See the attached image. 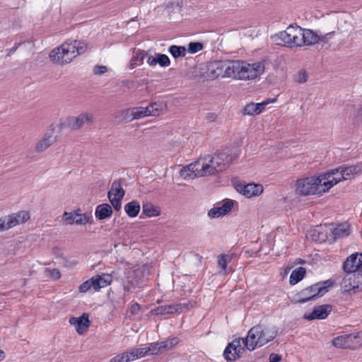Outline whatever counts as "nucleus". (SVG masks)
<instances>
[{
	"instance_id": "a211bd4d",
	"label": "nucleus",
	"mask_w": 362,
	"mask_h": 362,
	"mask_svg": "<svg viewBox=\"0 0 362 362\" xmlns=\"http://www.w3.org/2000/svg\"><path fill=\"white\" fill-rule=\"evenodd\" d=\"M319 42V35L310 29L301 28L299 47L313 45Z\"/></svg>"
},
{
	"instance_id": "e433bc0d",
	"label": "nucleus",
	"mask_w": 362,
	"mask_h": 362,
	"mask_svg": "<svg viewBox=\"0 0 362 362\" xmlns=\"http://www.w3.org/2000/svg\"><path fill=\"white\" fill-rule=\"evenodd\" d=\"M146 53L144 51L137 50L131 59L132 68L141 64L144 62Z\"/></svg>"
},
{
	"instance_id": "c85d7f7f",
	"label": "nucleus",
	"mask_w": 362,
	"mask_h": 362,
	"mask_svg": "<svg viewBox=\"0 0 362 362\" xmlns=\"http://www.w3.org/2000/svg\"><path fill=\"white\" fill-rule=\"evenodd\" d=\"M140 204L139 202L133 200L124 206V211L127 214L132 218L136 217L140 211Z\"/></svg>"
},
{
	"instance_id": "39448f33",
	"label": "nucleus",
	"mask_w": 362,
	"mask_h": 362,
	"mask_svg": "<svg viewBox=\"0 0 362 362\" xmlns=\"http://www.w3.org/2000/svg\"><path fill=\"white\" fill-rule=\"evenodd\" d=\"M325 175H320L318 177H308L298 180L296 182V193L300 195H311L321 194L326 191L324 189L323 181L326 180Z\"/></svg>"
},
{
	"instance_id": "f03ea898",
	"label": "nucleus",
	"mask_w": 362,
	"mask_h": 362,
	"mask_svg": "<svg viewBox=\"0 0 362 362\" xmlns=\"http://www.w3.org/2000/svg\"><path fill=\"white\" fill-rule=\"evenodd\" d=\"M278 334V328L272 325L259 324L250 329L244 339L246 349L250 351L263 346L274 339Z\"/></svg>"
},
{
	"instance_id": "3c124183",
	"label": "nucleus",
	"mask_w": 362,
	"mask_h": 362,
	"mask_svg": "<svg viewBox=\"0 0 362 362\" xmlns=\"http://www.w3.org/2000/svg\"><path fill=\"white\" fill-rule=\"evenodd\" d=\"M333 34L334 32H331L323 35H319V42L322 43H327Z\"/></svg>"
},
{
	"instance_id": "e2e57ef3",
	"label": "nucleus",
	"mask_w": 362,
	"mask_h": 362,
	"mask_svg": "<svg viewBox=\"0 0 362 362\" xmlns=\"http://www.w3.org/2000/svg\"><path fill=\"white\" fill-rule=\"evenodd\" d=\"M217 116L215 113L213 112H209L206 115V119L210 122L215 121Z\"/></svg>"
},
{
	"instance_id": "c03bdc74",
	"label": "nucleus",
	"mask_w": 362,
	"mask_h": 362,
	"mask_svg": "<svg viewBox=\"0 0 362 362\" xmlns=\"http://www.w3.org/2000/svg\"><path fill=\"white\" fill-rule=\"evenodd\" d=\"M91 287L94 288V282L93 277L81 284L78 288V291L80 293H86Z\"/></svg>"
},
{
	"instance_id": "6e6552de",
	"label": "nucleus",
	"mask_w": 362,
	"mask_h": 362,
	"mask_svg": "<svg viewBox=\"0 0 362 362\" xmlns=\"http://www.w3.org/2000/svg\"><path fill=\"white\" fill-rule=\"evenodd\" d=\"M150 269L148 266L143 264L131 271L127 276V280L124 284V289L127 291H132L136 288L143 286L148 279Z\"/></svg>"
},
{
	"instance_id": "49530a36",
	"label": "nucleus",
	"mask_w": 362,
	"mask_h": 362,
	"mask_svg": "<svg viewBox=\"0 0 362 362\" xmlns=\"http://www.w3.org/2000/svg\"><path fill=\"white\" fill-rule=\"evenodd\" d=\"M160 105L156 103H153L147 106L149 111L152 112L150 116H158L161 112Z\"/></svg>"
},
{
	"instance_id": "79ce46f5",
	"label": "nucleus",
	"mask_w": 362,
	"mask_h": 362,
	"mask_svg": "<svg viewBox=\"0 0 362 362\" xmlns=\"http://www.w3.org/2000/svg\"><path fill=\"white\" fill-rule=\"evenodd\" d=\"M76 213V209L74 210L71 212H67V211L64 212L63 218H64V221L66 223V224H69V225L75 224Z\"/></svg>"
},
{
	"instance_id": "774afa93",
	"label": "nucleus",
	"mask_w": 362,
	"mask_h": 362,
	"mask_svg": "<svg viewBox=\"0 0 362 362\" xmlns=\"http://www.w3.org/2000/svg\"><path fill=\"white\" fill-rule=\"evenodd\" d=\"M360 115L362 116V107L359 110Z\"/></svg>"
},
{
	"instance_id": "9b49d317",
	"label": "nucleus",
	"mask_w": 362,
	"mask_h": 362,
	"mask_svg": "<svg viewBox=\"0 0 362 362\" xmlns=\"http://www.w3.org/2000/svg\"><path fill=\"white\" fill-rule=\"evenodd\" d=\"M30 218L28 211H21L0 218V231L8 230L17 225L24 223Z\"/></svg>"
},
{
	"instance_id": "680f3d73",
	"label": "nucleus",
	"mask_w": 362,
	"mask_h": 362,
	"mask_svg": "<svg viewBox=\"0 0 362 362\" xmlns=\"http://www.w3.org/2000/svg\"><path fill=\"white\" fill-rule=\"evenodd\" d=\"M147 63L151 66H156L157 64L156 56L155 57L149 56L147 59Z\"/></svg>"
},
{
	"instance_id": "0e129e2a",
	"label": "nucleus",
	"mask_w": 362,
	"mask_h": 362,
	"mask_svg": "<svg viewBox=\"0 0 362 362\" xmlns=\"http://www.w3.org/2000/svg\"><path fill=\"white\" fill-rule=\"evenodd\" d=\"M313 234H312V236L313 237V239L317 236L318 238V240H321L320 238L319 237L320 236V233L317 230L315 229L312 231ZM315 240L317 241V239H315Z\"/></svg>"
},
{
	"instance_id": "393cba45",
	"label": "nucleus",
	"mask_w": 362,
	"mask_h": 362,
	"mask_svg": "<svg viewBox=\"0 0 362 362\" xmlns=\"http://www.w3.org/2000/svg\"><path fill=\"white\" fill-rule=\"evenodd\" d=\"M94 282V290L98 291L101 288H105L112 282V276L103 274L102 276L96 275L93 276Z\"/></svg>"
},
{
	"instance_id": "f704fd0d",
	"label": "nucleus",
	"mask_w": 362,
	"mask_h": 362,
	"mask_svg": "<svg viewBox=\"0 0 362 362\" xmlns=\"http://www.w3.org/2000/svg\"><path fill=\"white\" fill-rule=\"evenodd\" d=\"M133 112L135 120L150 116L152 112L149 111V108H147V107H133Z\"/></svg>"
},
{
	"instance_id": "de8ad7c7",
	"label": "nucleus",
	"mask_w": 362,
	"mask_h": 362,
	"mask_svg": "<svg viewBox=\"0 0 362 362\" xmlns=\"http://www.w3.org/2000/svg\"><path fill=\"white\" fill-rule=\"evenodd\" d=\"M110 362H129V358L125 351L112 358Z\"/></svg>"
},
{
	"instance_id": "6ab92c4d",
	"label": "nucleus",
	"mask_w": 362,
	"mask_h": 362,
	"mask_svg": "<svg viewBox=\"0 0 362 362\" xmlns=\"http://www.w3.org/2000/svg\"><path fill=\"white\" fill-rule=\"evenodd\" d=\"M233 204V200L227 199L221 206H215L209 210L207 215L211 218H216L226 215L231 211Z\"/></svg>"
},
{
	"instance_id": "dca6fc26",
	"label": "nucleus",
	"mask_w": 362,
	"mask_h": 362,
	"mask_svg": "<svg viewBox=\"0 0 362 362\" xmlns=\"http://www.w3.org/2000/svg\"><path fill=\"white\" fill-rule=\"evenodd\" d=\"M322 175H326L325 177L322 185H324V189L322 191H328L334 185H337L341 180H344V178L341 177V172L338 168L330 170L326 173L322 174Z\"/></svg>"
},
{
	"instance_id": "7c9ffc66",
	"label": "nucleus",
	"mask_w": 362,
	"mask_h": 362,
	"mask_svg": "<svg viewBox=\"0 0 362 362\" xmlns=\"http://www.w3.org/2000/svg\"><path fill=\"white\" fill-rule=\"evenodd\" d=\"M132 108H125L117 113V117L119 118L120 121L123 123L131 122L134 120Z\"/></svg>"
},
{
	"instance_id": "052dcab7",
	"label": "nucleus",
	"mask_w": 362,
	"mask_h": 362,
	"mask_svg": "<svg viewBox=\"0 0 362 362\" xmlns=\"http://www.w3.org/2000/svg\"><path fill=\"white\" fill-rule=\"evenodd\" d=\"M194 304H195V302H193L192 303L191 301L187 303H175V305H181V309H182V312L183 311L184 309H189V307L190 308H192L194 307Z\"/></svg>"
},
{
	"instance_id": "9d476101",
	"label": "nucleus",
	"mask_w": 362,
	"mask_h": 362,
	"mask_svg": "<svg viewBox=\"0 0 362 362\" xmlns=\"http://www.w3.org/2000/svg\"><path fill=\"white\" fill-rule=\"evenodd\" d=\"M243 337H238L229 342L223 351V356L227 361H235L245 351V341Z\"/></svg>"
},
{
	"instance_id": "69168bd1",
	"label": "nucleus",
	"mask_w": 362,
	"mask_h": 362,
	"mask_svg": "<svg viewBox=\"0 0 362 362\" xmlns=\"http://www.w3.org/2000/svg\"><path fill=\"white\" fill-rule=\"evenodd\" d=\"M276 101V98H268L264 100V102H267V105H269V103H275Z\"/></svg>"
},
{
	"instance_id": "ddd939ff",
	"label": "nucleus",
	"mask_w": 362,
	"mask_h": 362,
	"mask_svg": "<svg viewBox=\"0 0 362 362\" xmlns=\"http://www.w3.org/2000/svg\"><path fill=\"white\" fill-rule=\"evenodd\" d=\"M235 188L239 193L247 198L257 197L263 192V186L260 184L239 182L235 184Z\"/></svg>"
},
{
	"instance_id": "1a4fd4ad",
	"label": "nucleus",
	"mask_w": 362,
	"mask_h": 362,
	"mask_svg": "<svg viewBox=\"0 0 362 362\" xmlns=\"http://www.w3.org/2000/svg\"><path fill=\"white\" fill-rule=\"evenodd\" d=\"M234 62L235 60H219L211 62L209 69L210 77L233 78Z\"/></svg>"
},
{
	"instance_id": "4d7b16f0",
	"label": "nucleus",
	"mask_w": 362,
	"mask_h": 362,
	"mask_svg": "<svg viewBox=\"0 0 362 362\" xmlns=\"http://www.w3.org/2000/svg\"><path fill=\"white\" fill-rule=\"evenodd\" d=\"M281 360V357L276 354H271L269 355V362H279Z\"/></svg>"
},
{
	"instance_id": "603ef678",
	"label": "nucleus",
	"mask_w": 362,
	"mask_h": 362,
	"mask_svg": "<svg viewBox=\"0 0 362 362\" xmlns=\"http://www.w3.org/2000/svg\"><path fill=\"white\" fill-rule=\"evenodd\" d=\"M48 272L49 276L54 278L55 279H59L61 277V273L57 269H49Z\"/></svg>"
},
{
	"instance_id": "20e7f679",
	"label": "nucleus",
	"mask_w": 362,
	"mask_h": 362,
	"mask_svg": "<svg viewBox=\"0 0 362 362\" xmlns=\"http://www.w3.org/2000/svg\"><path fill=\"white\" fill-rule=\"evenodd\" d=\"M264 63L257 62L253 64L247 63L245 61L235 60L234 62V79L250 80L257 78L264 71Z\"/></svg>"
},
{
	"instance_id": "b1692460",
	"label": "nucleus",
	"mask_w": 362,
	"mask_h": 362,
	"mask_svg": "<svg viewBox=\"0 0 362 362\" xmlns=\"http://www.w3.org/2000/svg\"><path fill=\"white\" fill-rule=\"evenodd\" d=\"M113 211L111 206L108 204H101L96 206L95 216L98 220H104L111 217Z\"/></svg>"
},
{
	"instance_id": "4468645a",
	"label": "nucleus",
	"mask_w": 362,
	"mask_h": 362,
	"mask_svg": "<svg viewBox=\"0 0 362 362\" xmlns=\"http://www.w3.org/2000/svg\"><path fill=\"white\" fill-rule=\"evenodd\" d=\"M93 121V115L90 113H82L78 117H69L66 119V124L71 129H78L85 124H91Z\"/></svg>"
},
{
	"instance_id": "423d86ee",
	"label": "nucleus",
	"mask_w": 362,
	"mask_h": 362,
	"mask_svg": "<svg viewBox=\"0 0 362 362\" xmlns=\"http://www.w3.org/2000/svg\"><path fill=\"white\" fill-rule=\"evenodd\" d=\"M333 286V281L328 279L314 284L303 290L298 294L297 302L305 303L309 300H315L318 297L323 296Z\"/></svg>"
},
{
	"instance_id": "aec40b11",
	"label": "nucleus",
	"mask_w": 362,
	"mask_h": 362,
	"mask_svg": "<svg viewBox=\"0 0 362 362\" xmlns=\"http://www.w3.org/2000/svg\"><path fill=\"white\" fill-rule=\"evenodd\" d=\"M211 157L212 155H207L203 158L204 163L202 164L201 170L198 171L199 176L213 175L221 172V169L216 166L215 162L211 161Z\"/></svg>"
},
{
	"instance_id": "412c9836",
	"label": "nucleus",
	"mask_w": 362,
	"mask_h": 362,
	"mask_svg": "<svg viewBox=\"0 0 362 362\" xmlns=\"http://www.w3.org/2000/svg\"><path fill=\"white\" fill-rule=\"evenodd\" d=\"M351 233V226L348 222L338 224L330 233L333 242L338 239L348 237Z\"/></svg>"
},
{
	"instance_id": "cd10ccee",
	"label": "nucleus",
	"mask_w": 362,
	"mask_h": 362,
	"mask_svg": "<svg viewBox=\"0 0 362 362\" xmlns=\"http://www.w3.org/2000/svg\"><path fill=\"white\" fill-rule=\"evenodd\" d=\"M232 259V257L221 254L218 257V267L220 269V273L223 274H226L232 271V269H229V271L227 269V265L229 262Z\"/></svg>"
},
{
	"instance_id": "a878e982",
	"label": "nucleus",
	"mask_w": 362,
	"mask_h": 362,
	"mask_svg": "<svg viewBox=\"0 0 362 362\" xmlns=\"http://www.w3.org/2000/svg\"><path fill=\"white\" fill-rule=\"evenodd\" d=\"M54 142V140L53 139L52 134L51 133H46L36 144L35 151L37 153L43 152L52 146Z\"/></svg>"
},
{
	"instance_id": "6e6d98bb",
	"label": "nucleus",
	"mask_w": 362,
	"mask_h": 362,
	"mask_svg": "<svg viewBox=\"0 0 362 362\" xmlns=\"http://www.w3.org/2000/svg\"><path fill=\"white\" fill-rule=\"evenodd\" d=\"M140 309H141L140 305L139 303H134L131 306L130 312L132 313V314L135 315V314H137L139 313Z\"/></svg>"
},
{
	"instance_id": "c756f323",
	"label": "nucleus",
	"mask_w": 362,
	"mask_h": 362,
	"mask_svg": "<svg viewBox=\"0 0 362 362\" xmlns=\"http://www.w3.org/2000/svg\"><path fill=\"white\" fill-rule=\"evenodd\" d=\"M306 270L304 267H300L292 271L290 277L289 283L291 285H295L301 281L305 276Z\"/></svg>"
},
{
	"instance_id": "2eb2a0df",
	"label": "nucleus",
	"mask_w": 362,
	"mask_h": 362,
	"mask_svg": "<svg viewBox=\"0 0 362 362\" xmlns=\"http://www.w3.org/2000/svg\"><path fill=\"white\" fill-rule=\"evenodd\" d=\"M332 309V306L329 304H324L315 306L313 311L309 313H305L303 318L308 320H313L315 319L324 320L327 317Z\"/></svg>"
},
{
	"instance_id": "bf43d9fd",
	"label": "nucleus",
	"mask_w": 362,
	"mask_h": 362,
	"mask_svg": "<svg viewBox=\"0 0 362 362\" xmlns=\"http://www.w3.org/2000/svg\"><path fill=\"white\" fill-rule=\"evenodd\" d=\"M167 341H168L169 345H170L171 349L175 347L179 343V339L177 337H173L167 339Z\"/></svg>"
},
{
	"instance_id": "2f4dec72",
	"label": "nucleus",
	"mask_w": 362,
	"mask_h": 362,
	"mask_svg": "<svg viewBox=\"0 0 362 362\" xmlns=\"http://www.w3.org/2000/svg\"><path fill=\"white\" fill-rule=\"evenodd\" d=\"M196 166V164L191 163L190 165L183 167L180 170V176L184 178L185 180L195 177L197 176H199L198 173H195L194 168Z\"/></svg>"
},
{
	"instance_id": "ea45409f",
	"label": "nucleus",
	"mask_w": 362,
	"mask_h": 362,
	"mask_svg": "<svg viewBox=\"0 0 362 362\" xmlns=\"http://www.w3.org/2000/svg\"><path fill=\"white\" fill-rule=\"evenodd\" d=\"M157 64L162 67H167L170 64V60L169 57L165 54H156Z\"/></svg>"
},
{
	"instance_id": "473e14b6",
	"label": "nucleus",
	"mask_w": 362,
	"mask_h": 362,
	"mask_svg": "<svg viewBox=\"0 0 362 362\" xmlns=\"http://www.w3.org/2000/svg\"><path fill=\"white\" fill-rule=\"evenodd\" d=\"M142 213L148 217H153L159 216L160 211L151 203H145L142 206Z\"/></svg>"
},
{
	"instance_id": "72a5a7b5",
	"label": "nucleus",
	"mask_w": 362,
	"mask_h": 362,
	"mask_svg": "<svg viewBox=\"0 0 362 362\" xmlns=\"http://www.w3.org/2000/svg\"><path fill=\"white\" fill-rule=\"evenodd\" d=\"M126 352L128 354V358H129V361H132L146 356V351H145L144 348H135Z\"/></svg>"
},
{
	"instance_id": "4c0bfd02",
	"label": "nucleus",
	"mask_w": 362,
	"mask_h": 362,
	"mask_svg": "<svg viewBox=\"0 0 362 362\" xmlns=\"http://www.w3.org/2000/svg\"><path fill=\"white\" fill-rule=\"evenodd\" d=\"M91 216L89 214H81V209H77L76 213L75 224L76 225H86L89 222Z\"/></svg>"
},
{
	"instance_id": "c9c22d12",
	"label": "nucleus",
	"mask_w": 362,
	"mask_h": 362,
	"mask_svg": "<svg viewBox=\"0 0 362 362\" xmlns=\"http://www.w3.org/2000/svg\"><path fill=\"white\" fill-rule=\"evenodd\" d=\"M168 52L174 58L185 57L186 54V49L183 46L171 45L168 48Z\"/></svg>"
},
{
	"instance_id": "8fccbe9b",
	"label": "nucleus",
	"mask_w": 362,
	"mask_h": 362,
	"mask_svg": "<svg viewBox=\"0 0 362 362\" xmlns=\"http://www.w3.org/2000/svg\"><path fill=\"white\" fill-rule=\"evenodd\" d=\"M255 110H257V112L258 115H259L261 112H262L266 106L267 105V102H264L262 101V103H255Z\"/></svg>"
},
{
	"instance_id": "f3484780",
	"label": "nucleus",
	"mask_w": 362,
	"mask_h": 362,
	"mask_svg": "<svg viewBox=\"0 0 362 362\" xmlns=\"http://www.w3.org/2000/svg\"><path fill=\"white\" fill-rule=\"evenodd\" d=\"M69 322L71 325L75 326L76 331L79 334H84L90 325L88 315L86 313L78 317H71Z\"/></svg>"
},
{
	"instance_id": "5fc2aeb1",
	"label": "nucleus",
	"mask_w": 362,
	"mask_h": 362,
	"mask_svg": "<svg viewBox=\"0 0 362 362\" xmlns=\"http://www.w3.org/2000/svg\"><path fill=\"white\" fill-rule=\"evenodd\" d=\"M161 351L171 349L170 345L167 340L159 342Z\"/></svg>"
},
{
	"instance_id": "37998d69",
	"label": "nucleus",
	"mask_w": 362,
	"mask_h": 362,
	"mask_svg": "<svg viewBox=\"0 0 362 362\" xmlns=\"http://www.w3.org/2000/svg\"><path fill=\"white\" fill-rule=\"evenodd\" d=\"M203 44L199 42H192L188 45V52L190 54H194L203 49Z\"/></svg>"
},
{
	"instance_id": "f8f14e48",
	"label": "nucleus",
	"mask_w": 362,
	"mask_h": 362,
	"mask_svg": "<svg viewBox=\"0 0 362 362\" xmlns=\"http://www.w3.org/2000/svg\"><path fill=\"white\" fill-rule=\"evenodd\" d=\"M237 157L238 154L231 153L229 150L226 149L212 155L211 161L215 162L216 166L220 168L221 172L226 170Z\"/></svg>"
},
{
	"instance_id": "4be33fe9",
	"label": "nucleus",
	"mask_w": 362,
	"mask_h": 362,
	"mask_svg": "<svg viewBox=\"0 0 362 362\" xmlns=\"http://www.w3.org/2000/svg\"><path fill=\"white\" fill-rule=\"evenodd\" d=\"M181 305L170 304L156 307L151 310L155 315L182 313Z\"/></svg>"
},
{
	"instance_id": "864d4df0",
	"label": "nucleus",
	"mask_w": 362,
	"mask_h": 362,
	"mask_svg": "<svg viewBox=\"0 0 362 362\" xmlns=\"http://www.w3.org/2000/svg\"><path fill=\"white\" fill-rule=\"evenodd\" d=\"M107 71V67L105 66H95L94 68V73L95 74H103Z\"/></svg>"
},
{
	"instance_id": "13d9d810",
	"label": "nucleus",
	"mask_w": 362,
	"mask_h": 362,
	"mask_svg": "<svg viewBox=\"0 0 362 362\" xmlns=\"http://www.w3.org/2000/svg\"><path fill=\"white\" fill-rule=\"evenodd\" d=\"M21 42L15 43L13 47H12L11 49H7V55L9 56L14 53L17 49L21 46Z\"/></svg>"
},
{
	"instance_id": "bb28decb",
	"label": "nucleus",
	"mask_w": 362,
	"mask_h": 362,
	"mask_svg": "<svg viewBox=\"0 0 362 362\" xmlns=\"http://www.w3.org/2000/svg\"><path fill=\"white\" fill-rule=\"evenodd\" d=\"M125 194L124 190L121 187V182L119 180H115L112 183L111 189L107 192V198L117 197L123 198Z\"/></svg>"
},
{
	"instance_id": "58836bf2",
	"label": "nucleus",
	"mask_w": 362,
	"mask_h": 362,
	"mask_svg": "<svg viewBox=\"0 0 362 362\" xmlns=\"http://www.w3.org/2000/svg\"><path fill=\"white\" fill-rule=\"evenodd\" d=\"M144 349L146 351V355H157L162 352L159 342L151 343L148 344V347H145Z\"/></svg>"
},
{
	"instance_id": "5701e85b",
	"label": "nucleus",
	"mask_w": 362,
	"mask_h": 362,
	"mask_svg": "<svg viewBox=\"0 0 362 362\" xmlns=\"http://www.w3.org/2000/svg\"><path fill=\"white\" fill-rule=\"evenodd\" d=\"M341 172V177L344 180H351L354 176L362 171V168L359 165H341L339 167Z\"/></svg>"
},
{
	"instance_id": "f257e3e1",
	"label": "nucleus",
	"mask_w": 362,
	"mask_h": 362,
	"mask_svg": "<svg viewBox=\"0 0 362 362\" xmlns=\"http://www.w3.org/2000/svg\"><path fill=\"white\" fill-rule=\"evenodd\" d=\"M346 273L341 283L344 293L362 288V252H355L349 255L343 263Z\"/></svg>"
},
{
	"instance_id": "338daca9",
	"label": "nucleus",
	"mask_w": 362,
	"mask_h": 362,
	"mask_svg": "<svg viewBox=\"0 0 362 362\" xmlns=\"http://www.w3.org/2000/svg\"><path fill=\"white\" fill-rule=\"evenodd\" d=\"M5 357H6L5 353L2 350H0V358L3 359Z\"/></svg>"
},
{
	"instance_id": "a19ab883",
	"label": "nucleus",
	"mask_w": 362,
	"mask_h": 362,
	"mask_svg": "<svg viewBox=\"0 0 362 362\" xmlns=\"http://www.w3.org/2000/svg\"><path fill=\"white\" fill-rule=\"evenodd\" d=\"M243 115L255 116L257 115V110H255V103H250L247 104L242 111Z\"/></svg>"
},
{
	"instance_id": "a18cd8bd",
	"label": "nucleus",
	"mask_w": 362,
	"mask_h": 362,
	"mask_svg": "<svg viewBox=\"0 0 362 362\" xmlns=\"http://www.w3.org/2000/svg\"><path fill=\"white\" fill-rule=\"evenodd\" d=\"M308 80V74L305 69H300L296 76L294 81L298 83H304Z\"/></svg>"
},
{
	"instance_id": "7ed1b4c3",
	"label": "nucleus",
	"mask_w": 362,
	"mask_h": 362,
	"mask_svg": "<svg viewBox=\"0 0 362 362\" xmlns=\"http://www.w3.org/2000/svg\"><path fill=\"white\" fill-rule=\"evenodd\" d=\"M86 49L87 43L84 41L66 42L52 49L49 57L54 64L64 65L70 63L73 59L84 53Z\"/></svg>"
},
{
	"instance_id": "09e8293b",
	"label": "nucleus",
	"mask_w": 362,
	"mask_h": 362,
	"mask_svg": "<svg viewBox=\"0 0 362 362\" xmlns=\"http://www.w3.org/2000/svg\"><path fill=\"white\" fill-rule=\"evenodd\" d=\"M123 198L110 197L108 199L115 211H119L122 208V200Z\"/></svg>"
},
{
	"instance_id": "0eeeda50",
	"label": "nucleus",
	"mask_w": 362,
	"mask_h": 362,
	"mask_svg": "<svg viewBox=\"0 0 362 362\" xmlns=\"http://www.w3.org/2000/svg\"><path fill=\"white\" fill-rule=\"evenodd\" d=\"M301 28L298 25H290L284 31L272 36L276 45L288 48L299 47Z\"/></svg>"
}]
</instances>
